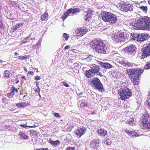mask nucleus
Here are the masks:
<instances>
[{
	"label": "nucleus",
	"mask_w": 150,
	"mask_h": 150,
	"mask_svg": "<svg viewBox=\"0 0 150 150\" xmlns=\"http://www.w3.org/2000/svg\"><path fill=\"white\" fill-rule=\"evenodd\" d=\"M99 17L105 22H107L110 24L115 23L117 20L116 15L111 13L102 11L99 14Z\"/></svg>",
	"instance_id": "nucleus-4"
},
{
	"label": "nucleus",
	"mask_w": 150,
	"mask_h": 150,
	"mask_svg": "<svg viewBox=\"0 0 150 150\" xmlns=\"http://www.w3.org/2000/svg\"><path fill=\"white\" fill-rule=\"evenodd\" d=\"M125 131L127 134L128 135H131V132L132 131H129L127 129H126L125 130Z\"/></svg>",
	"instance_id": "nucleus-46"
},
{
	"label": "nucleus",
	"mask_w": 150,
	"mask_h": 150,
	"mask_svg": "<svg viewBox=\"0 0 150 150\" xmlns=\"http://www.w3.org/2000/svg\"><path fill=\"white\" fill-rule=\"evenodd\" d=\"M94 57L92 55H89L88 57L85 58V60L88 62H90Z\"/></svg>",
	"instance_id": "nucleus-29"
},
{
	"label": "nucleus",
	"mask_w": 150,
	"mask_h": 150,
	"mask_svg": "<svg viewBox=\"0 0 150 150\" xmlns=\"http://www.w3.org/2000/svg\"><path fill=\"white\" fill-rule=\"evenodd\" d=\"M40 44V43L39 42H38L36 44V45H38V46Z\"/></svg>",
	"instance_id": "nucleus-64"
},
{
	"label": "nucleus",
	"mask_w": 150,
	"mask_h": 150,
	"mask_svg": "<svg viewBox=\"0 0 150 150\" xmlns=\"http://www.w3.org/2000/svg\"><path fill=\"white\" fill-rule=\"evenodd\" d=\"M86 12L88 13L89 14L91 15H93V11L91 10H88L87 11H86Z\"/></svg>",
	"instance_id": "nucleus-45"
},
{
	"label": "nucleus",
	"mask_w": 150,
	"mask_h": 150,
	"mask_svg": "<svg viewBox=\"0 0 150 150\" xmlns=\"http://www.w3.org/2000/svg\"><path fill=\"white\" fill-rule=\"evenodd\" d=\"M119 98L124 101L132 96L131 90L127 87H123L119 89L118 92Z\"/></svg>",
	"instance_id": "nucleus-5"
},
{
	"label": "nucleus",
	"mask_w": 150,
	"mask_h": 150,
	"mask_svg": "<svg viewBox=\"0 0 150 150\" xmlns=\"http://www.w3.org/2000/svg\"><path fill=\"white\" fill-rule=\"evenodd\" d=\"M145 112L143 114H142L141 121L143 123L142 128L145 130L150 129V117L148 113L145 110Z\"/></svg>",
	"instance_id": "nucleus-7"
},
{
	"label": "nucleus",
	"mask_w": 150,
	"mask_h": 150,
	"mask_svg": "<svg viewBox=\"0 0 150 150\" xmlns=\"http://www.w3.org/2000/svg\"><path fill=\"white\" fill-rule=\"evenodd\" d=\"M139 136V134H137V132H136L135 134V137H138Z\"/></svg>",
	"instance_id": "nucleus-61"
},
{
	"label": "nucleus",
	"mask_w": 150,
	"mask_h": 150,
	"mask_svg": "<svg viewBox=\"0 0 150 150\" xmlns=\"http://www.w3.org/2000/svg\"><path fill=\"white\" fill-rule=\"evenodd\" d=\"M137 41L138 42H142L145 40L146 39H148L149 38L146 37L145 34L144 33H139V36Z\"/></svg>",
	"instance_id": "nucleus-18"
},
{
	"label": "nucleus",
	"mask_w": 150,
	"mask_h": 150,
	"mask_svg": "<svg viewBox=\"0 0 150 150\" xmlns=\"http://www.w3.org/2000/svg\"><path fill=\"white\" fill-rule=\"evenodd\" d=\"M86 129L84 127H81L79 129H76L74 132L75 134L80 137L86 132Z\"/></svg>",
	"instance_id": "nucleus-15"
},
{
	"label": "nucleus",
	"mask_w": 150,
	"mask_h": 150,
	"mask_svg": "<svg viewBox=\"0 0 150 150\" xmlns=\"http://www.w3.org/2000/svg\"><path fill=\"white\" fill-rule=\"evenodd\" d=\"M139 36V34H137L136 33H132L131 34V38H132V39L136 40L137 41V39H138V38Z\"/></svg>",
	"instance_id": "nucleus-25"
},
{
	"label": "nucleus",
	"mask_w": 150,
	"mask_h": 150,
	"mask_svg": "<svg viewBox=\"0 0 150 150\" xmlns=\"http://www.w3.org/2000/svg\"><path fill=\"white\" fill-rule=\"evenodd\" d=\"M96 111L95 110L93 112H91V113L92 115H93V114H96Z\"/></svg>",
	"instance_id": "nucleus-55"
},
{
	"label": "nucleus",
	"mask_w": 150,
	"mask_h": 150,
	"mask_svg": "<svg viewBox=\"0 0 150 150\" xmlns=\"http://www.w3.org/2000/svg\"><path fill=\"white\" fill-rule=\"evenodd\" d=\"M53 115H54L55 117L59 118L60 117V115L58 113L54 112Z\"/></svg>",
	"instance_id": "nucleus-44"
},
{
	"label": "nucleus",
	"mask_w": 150,
	"mask_h": 150,
	"mask_svg": "<svg viewBox=\"0 0 150 150\" xmlns=\"http://www.w3.org/2000/svg\"><path fill=\"white\" fill-rule=\"evenodd\" d=\"M41 79L40 76H37L35 77V79L36 80H39Z\"/></svg>",
	"instance_id": "nucleus-49"
},
{
	"label": "nucleus",
	"mask_w": 150,
	"mask_h": 150,
	"mask_svg": "<svg viewBox=\"0 0 150 150\" xmlns=\"http://www.w3.org/2000/svg\"><path fill=\"white\" fill-rule=\"evenodd\" d=\"M144 68L145 69H150V63L148 62L146 63Z\"/></svg>",
	"instance_id": "nucleus-36"
},
{
	"label": "nucleus",
	"mask_w": 150,
	"mask_h": 150,
	"mask_svg": "<svg viewBox=\"0 0 150 150\" xmlns=\"http://www.w3.org/2000/svg\"><path fill=\"white\" fill-rule=\"evenodd\" d=\"M10 4V5L14 7H16L17 4V2L15 1H11Z\"/></svg>",
	"instance_id": "nucleus-33"
},
{
	"label": "nucleus",
	"mask_w": 150,
	"mask_h": 150,
	"mask_svg": "<svg viewBox=\"0 0 150 150\" xmlns=\"http://www.w3.org/2000/svg\"><path fill=\"white\" fill-rule=\"evenodd\" d=\"M119 63L120 64L126 67H132L134 65L133 63H129L126 60L119 61Z\"/></svg>",
	"instance_id": "nucleus-17"
},
{
	"label": "nucleus",
	"mask_w": 150,
	"mask_h": 150,
	"mask_svg": "<svg viewBox=\"0 0 150 150\" xmlns=\"http://www.w3.org/2000/svg\"><path fill=\"white\" fill-rule=\"evenodd\" d=\"M15 94V93H13L12 91L11 93H8L7 94V96L9 98H11L13 97Z\"/></svg>",
	"instance_id": "nucleus-34"
},
{
	"label": "nucleus",
	"mask_w": 150,
	"mask_h": 150,
	"mask_svg": "<svg viewBox=\"0 0 150 150\" xmlns=\"http://www.w3.org/2000/svg\"><path fill=\"white\" fill-rule=\"evenodd\" d=\"M90 44L91 48L98 53L107 54L110 51V47L108 45L102 41L97 39L93 40Z\"/></svg>",
	"instance_id": "nucleus-2"
},
{
	"label": "nucleus",
	"mask_w": 150,
	"mask_h": 150,
	"mask_svg": "<svg viewBox=\"0 0 150 150\" xmlns=\"http://www.w3.org/2000/svg\"><path fill=\"white\" fill-rule=\"evenodd\" d=\"M132 25L135 29L150 30V18L137 15L135 18L134 23H132Z\"/></svg>",
	"instance_id": "nucleus-1"
},
{
	"label": "nucleus",
	"mask_w": 150,
	"mask_h": 150,
	"mask_svg": "<svg viewBox=\"0 0 150 150\" xmlns=\"http://www.w3.org/2000/svg\"><path fill=\"white\" fill-rule=\"evenodd\" d=\"M4 73L5 74V77H7L8 78H9V71H8L6 70L4 71Z\"/></svg>",
	"instance_id": "nucleus-37"
},
{
	"label": "nucleus",
	"mask_w": 150,
	"mask_h": 150,
	"mask_svg": "<svg viewBox=\"0 0 150 150\" xmlns=\"http://www.w3.org/2000/svg\"><path fill=\"white\" fill-rule=\"evenodd\" d=\"M39 83L37 81L36 82V86H37V87L38 88H39Z\"/></svg>",
	"instance_id": "nucleus-56"
},
{
	"label": "nucleus",
	"mask_w": 150,
	"mask_h": 150,
	"mask_svg": "<svg viewBox=\"0 0 150 150\" xmlns=\"http://www.w3.org/2000/svg\"><path fill=\"white\" fill-rule=\"evenodd\" d=\"M96 132L101 136H104L107 135V131L104 129H98Z\"/></svg>",
	"instance_id": "nucleus-21"
},
{
	"label": "nucleus",
	"mask_w": 150,
	"mask_h": 150,
	"mask_svg": "<svg viewBox=\"0 0 150 150\" xmlns=\"http://www.w3.org/2000/svg\"><path fill=\"white\" fill-rule=\"evenodd\" d=\"M129 35L124 32L120 33H117L112 37V40L116 42L121 43L125 41L128 40Z\"/></svg>",
	"instance_id": "nucleus-6"
},
{
	"label": "nucleus",
	"mask_w": 150,
	"mask_h": 150,
	"mask_svg": "<svg viewBox=\"0 0 150 150\" xmlns=\"http://www.w3.org/2000/svg\"><path fill=\"white\" fill-rule=\"evenodd\" d=\"M28 103H21V108H25L28 105Z\"/></svg>",
	"instance_id": "nucleus-41"
},
{
	"label": "nucleus",
	"mask_w": 150,
	"mask_h": 150,
	"mask_svg": "<svg viewBox=\"0 0 150 150\" xmlns=\"http://www.w3.org/2000/svg\"><path fill=\"white\" fill-rule=\"evenodd\" d=\"M85 74L86 76L88 78L93 76L95 75L92 72V71L90 69L86 70L85 72Z\"/></svg>",
	"instance_id": "nucleus-22"
},
{
	"label": "nucleus",
	"mask_w": 150,
	"mask_h": 150,
	"mask_svg": "<svg viewBox=\"0 0 150 150\" xmlns=\"http://www.w3.org/2000/svg\"><path fill=\"white\" fill-rule=\"evenodd\" d=\"M28 73L29 74H31V75H33L34 74V73L33 72L31 71H29V72H28Z\"/></svg>",
	"instance_id": "nucleus-59"
},
{
	"label": "nucleus",
	"mask_w": 150,
	"mask_h": 150,
	"mask_svg": "<svg viewBox=\"0 0 150 150\" xmlns=\"http://www.w3.org/2000/svg\"><path fill=\"white\" fill-rule=\"evenodd\" d=\"M21 126L23 127H24V128H26V127H30V128H33V127L34 126H27V125H21Z\"/></svg>",
	"instance_id": "nucleus-42"
},
{
	"label": "nucleus",
	"mask_w": 150,
	"mask_h": 150,
	"mask_svg": "<svg viewBox=\"0 0 150 150\" xmlns=\"http://www.w3.org/2000/svg\"><path fill=\"white\" fill-rule=\"evenodd\" d=\"M120 8L121 10L124 12H127L128 11H133V7L131 4L125 3L122 1L121 2Z\"/></svg>",
	"instance_id": "nucleus-9"
},
{
	"label": "nucleus",
	"mask_w": 150,
	"mask_h": 150,
	"mask_svg": "<svg viewBox=\"0 0 150 150\" xmlns=\"http://www.w3.org/2000/svg\"><path fill=\"white\" fill-rule=\"evenodd\" d=\"M100 140L99 139H94L91 140L89 144L91 150H98L100 147Z\"/></svg>",
	"instance_id": "nucleus-11"
},
{
	"label": "nucleus",
	"mask_w": 150,
	"mask_h": 150,
	"mask_svg": "<svg viewBox=\"0 0 150 150\" xmlns=\"http://www.w3.org/2000/svg\"><path fill=\"white\" fill-rule=\"evenodd\" d=\"M19 134L21 138H22L24 139H26L28 138V136L26 135L23 132L20 131L19 132Z\"/></svg>",
	"instance_id": "nucleus-24"
},
{
	"label": "nucleus",
	"mask_w": 150,
	"mask_h": 150,
	"mask_svg": "<svg viewBox=\"0 0 150 150\" xmlns=\"http://www.w3.org/2000/svg\"><path fill=\"white\" fill-rule=\"evenodd\" d=\"M11 90L13 93H15V91L16 93H17L18 92V89L16 88L14 86H12V88L11 89Z\"/></svg>",
	"instance_id": "nucleus-38"
},
{
	"label": "nucleus",
	"mask_w": 150,
	"mask_h": 150,
	"mask_svg": "<svg viewBox=\"0 0 150 150\" xmlns=\"http://www.w3.org/2000/svg\"><path fill=\"white\" fill-rule=\"evenodd\" d=\"M48 13H45L41 15V21H45L47 20L48 18Z\"/></svg>",
	"instance_id": "nucleus-27"
},
{
	"label": "nucleus",
	"mask_w": 150,
	"mask_h": 150,
	"mask_svg": "<svg viewBox=\"0 0 150 150\" xmlns=\"http://www.w3.org/2000/svg\"><path fill=\"white\" fill-rule=\"evenodd\" d=\"M23 25L21 23L16 24L15 26H13L11 28V31L12 32H14L15 31L18 30V29Z\"/></svg>",
	"instance_id": "nucleus-23"
},
{
	"label": "nucleus",
	"mask_w": 150,
	"mask_h": 150,
	"mask_svg": "<svg viewBox=\"0 0 150 150\" xmlns=\"http://www.w3.org/2000/svg\"><path fill=\"white\" fill-rule=\"evenodd\" d=\"M98 63L100 67L105 69H110L112 67V66L110 64L108 63H104L100 61H98Z\"/></svg>",
	"instance_id": "nucleus-16"
},
{
	"label": "nucleus",
	"mask_w": 150,
	"mask_h": 150,
	"mask_svg": "<svg viewBox=\"0 0 150 150\" xmlns=\"http://www.w3.org/2000/svg\"><path fill=\"white\" fill-rule=\"evenodd\" d=\"M66 150H75V148L74 147H68Z\"/></svg>",
	"instance_id": "nucleus-43"
},
{
	"label": "nucleus",
	"mask_w": 150,
	"mask_h": 150,
	"mask_svg": "<svg viewBox=\"0 0 150 150\" xmlns=\"http://www.w3.org/2000/svg\"><path fill=\"white\" fill-rule=\"evenodd\" d=\"M0 28H1V29L2 28H4L3 24L1 22H0Z\"/></svg>",
	"instance_id": "nucleus-53"
},
{
	"label": "nucleus",
	"mask_w": 150,
	"mask_h": 150,
	"mask_svg": "<svg viewBox=\"0 0 150 150\" xmlns=\"http://www.w3.org/2000/svg\"><path fill=\"white\" fill-rule=\"evenodd\" d=\"M80 11V9L77 8H70L68 9L62 16V20L64 21L69 16V14L71 13L73 14L77 12H79Z\"/></svg>",
	"instance_id": "nucleus-10"
},
{
	"label": "nucleus",
	"mask_w": 150,
	"mask_h": 150,
	"mask_svg": "<svg viewBox=\"0 0 150 150\" xmlns=\"http://www.w3.org/2000/svg\"><path fill=\"white\" fill-rule=\"evenodd\" d=\"M35 150H48L47 148H41L40 149H37Z\"/></svg>",
	"instance_id": "nucleus-48"
},
{
	"label": "nucleus",
	"mask_w": 150,
	"mask_h": 150,
	"mask_svg": "<svg viewBox=\"0 0 150 150\" xmlns=\"http://www.w3.org/2000/svg\"><path fill=\"white\" fill-rule=\"evenodd\" d=\"M25 39L26 40L30 39L31 40H35V38L34 37H33L32 36V34H30L28 36L25 38Z\"/></svg>",
	"instance_id": "nucleus-31"
},
{
	"label": "nucleus",
	"mask_w": 150,
	"mask_h": 150,
	"mask_svg": "<svg viewBox=\"0 0 150 150\" xmlns=\"http://www.w3.org/2000/svg\"><path fill=\"white\" fill-rule=\"evenodd\" d=\"M29 56H19L18 57V59H20V60H24V59H28L29 58Z\"/></svg>",
	"instance_id": "nucleus-32"
},
{
	"label": "nucleus",
	"mask_w": 150,
	"mask_h": 150,
	"mask_svg": "<svg viewBox=\"0 0 150 150\" xmlns=\"http://www.w3.org/2000/svg\"><path fill=\"white\" fill-rule=\"evenodd\" d=\"M62 83H63V85L64 86H65L66 87H69V86L68 85V84H67V83H66V82H63Z\"/></svg>",
	"instance_id": "nucleus-47"
},
{
	"label": "nucleus",
	"mask_w": 150,
	"mask_h": 150,
	"mask_svg": "<svg viewBox=\"0 0 150 150\" xmlns=\"http://www.w3.org/2000/svg\"><path fill=\"white\" fill-rule=\"evenodd\" d=\"M84 18L86 21H89V19L91 17V15L88 13L86 12H84L83 13Z\"/></svg>",
	"instance_id": "nucleus-26"
},
{
	"label": "nucleus",
	"mask_w": 150,
	"mask_h": 150,
	"mask_svg": "<svg viewBox=\"0 0 150 150\" xmlns=\"http://www.w3.org/2000/svg\"><path fill=\"white\" fill-rule=\"evenodd\" d=\"M139 8L140 9L145 13H146L147 11L148 8L146 6H139Z\"/></svg>",
	"instance_id": "nucleus-28"
},
{
	"label": "nucleus",
	"mask_w": 150,
	"mask_h": 150,
	"mask_svg": "<svg viewBox=\"0 0 150 150\" xmlns=\"http://www.w3.org/2000/svg\"><path fill=\"white\" fill-rule=\"evenodd\" d=\"M143 71H144L142 69L138 68H134V69H126V71L130 78L133 82L134 85H137L139 83V77Z\"/></svg>",
	"instance_id": "nucleus-3"
},
{
	"label": "nucleus",
	"mask_w": 150,
	"mask_h": 150,
	"mask_svg": "<svg viewBox=\"0 0 150 150\" xmlns=\"http://www.w3.org/2000/svg\"><path fill=\"white\" fill-rule=\"evenodd\" d=\"M137 50L136 46L132 44L126 47L125 49V51L129 55H134L135 53Z\"/></svg>",
	"instance_id": "nucleus-12"
},
{
	"label": "nucleus",
	"mask_w": 150,
	"mask_h": 150,
	"mask_svg": "<svg viewBox=\"0 0 150 150\" xmlns=\"http://www.w3.org/2000/svg\"><path fill=\"white\" fill-rule=\"evenodd\" d=\"M147 105L148 107V108H150V103L149 102L148 103Z\"/></svg>",
	"instance_id": "nucleus-60"
},
{
	"label": "nucleus",
	"mask_w": 150,
	"mask_h": 150,
	"mask_svg": "<svg viewBox=\"0 0 150 150\" xmlns=\"http://www.w3.org/2000/svg\"><path fill=\"white\" fill-rule=\"evenodd\" d=\"M91 84L92 86L99 91H104L103 85L98 78H95L91 81Z\"/></svg>",
	"instance_id": "nucleus-8"
},
{
	"label": "nucleus",
	"mask_w": 150,
	"mask_h": 150,
	"mask_svg": "<svg viewBox=\"0 0 150 150\" xmlns=\"http://www.w3.org/2000/svg\"><path fill=\"white\" fill-rule=\"evenodd\" d=\"M73 64L75 65V67H79L78 64L77 63H74Z\"/></svg>",
	"instance_id": "nucleus-57"
},
{
	"label": "nucleus",
	"mask_w": 150,
	"mask_h": 150,
	"mask_svg": "<svg viewBox=\"0 0 150 150\" xmlns=\"http://www.w3.org/2000/svg\"><path fill=\"white\" fill-rule=\"evenodd\" d=\"M66 138L64 139V140L67 141H69L71 138V136L70 134H67L66 135Z\"/></svg>",
	"instance_id": "nucleus-35"
},
{
	"label": "nucleus",
	"mask_w": 150,
	"mask_h": 150,
	"mask_svg": "<svg viewBox=\"0 0 150 150\" xmlns=\"http://www.w3.org/2000/svg\"><path fill=\"white\" fill-rule=\"evenodd\" d=\"M18 108H21V103H19L16 104Z\"/></svg>",
	"instance_id": "nucleus-50"
},
{
	"label": "nucleus",
	"mask_w": 150,
	"mask_h": 150,
	"mask_svg": "<svg viewBox=\"0 0 150 150\" xmlns=\"http://www.w3.org/2000/svg\"><path fill=\"white\" fill-rule=\"evenodd\" d=\"M70 47L69 45H67L66 46L64 47L65 49H68Z\"/></svg>",
	"instance_id": "nucleus-58"
},
{
	"label": "nucleus",
	"mask_w": 150,
	"mask_h": 150,
	"mask_svg": "<svg viewBox=\"0 0 150 150\" xmlns=\"http://www.w3.org/2000/svg\"><path fill=\"white\" fill-rule=\"evenodd\" d=\"M14 55L15 56H17L18 55V54L16 52L14 53Z\"/></svg>",
	"instance_id": "nucleus-63"
},
{
	"label": "nucleus",
	"mask_w": 150,
	"mask_h": 150,
	"mask_svg": "<svg viewBox=\"0 0 150 150\" xmlns=\"http://www.w3.org/2000/svg\"><path fill=\"white\" fill-rule=\"evenodd\" d=\"M141 57L142 58H145L150 55V45L142 48Z\"/></svg>",
	"instance_id": "nucleus-13"
},
{
	"label": "nucleus",
	"mask_w": 150,
	"mask_h": 150,
	"mask_svg": "<svg viewBox=\"0 0 150 150\" xmlns=\"http://www.w3.org/2000/svg\"><path fill=\"white\" fill-rule=\"evenodd\" d=\"M90 69L92 72L95 74L96 73L98 72L99 71L100 68L98 66L96 65L95 64H92L91 65Z\"/></svg>",
	"instance_id": "nucleus-19"
},
{
	"label": "nucleus",
	"mask_w": 150,
	"mask_h": 150,
	"mask_svg": "<svg viewBox=\"0 0 150 150\" xmlns=\"http://www.w3.org/2000/svg\"><path fill=\"white\" fill-rule=\"evenodd\" d=\"M136 132L134 131L132 132H131V135L132 136H133V137H134V136H135V134Z\"/></svg>",
	"instance_id": "nucleus-51"
},
{
	"label": "nucleus",
	"mask_w": 150,
	"mask_h": 150,
	"mask_svg": "<svg viewBox=\"0 0 150 150\" xmlns=\"http://www.w3.org/2000/svg\"><path fill=\"white\" fill-rule=\"evenodd\" d=\"M35 91L36 92H38V93H40V88H37V89L35 90Z\"/></svg>",
	"instance_id": "nucleus-52"
},
{
	"label": "nucleus",
	"mask_w": 150,
	"mask_h": 150,
	"mask_svg": "<svg viewBox=\"0 0 150 150\" xmlns=\"http://www.w3.org/2000/svg\"><path fill=\"white\" fill-rule=\"evenodd\" d=\"M87 105V103L82 102L80 105V107L82 108H83Z\"/></svg>",
	"instance_id": "nucleus-40"
},
{
	"label": "nucleus",
	"mask_w": 150,
	"mask_h": 150,
	"mask_svg": "<svg viewBox=\"0 0 150 150\" xmlns=\"http://www.w3.org/2000/svg\"><path fill=\"white\" fill-rule=\"evenodd\" d=\"M96 73L97 74V75L100 76H103V75H102L101 73L100 72H99V71H98V72Z\"/></svg>",
	"instance_id": "nucleus-54"
},
{
	"label": "nucleus",
	"mask_w": 150,
	"mask_h": 150,
	"mask_svg": "<svg viewBox=\"0 0 150 150\" xmlns=\"http://www.w3.org/2000/svg\"><path fill=\"white\" fill-rule=\"evenodd\" d=\"M48 142L53 146L56 147L60 145L61 142L59 140L54 141H53L51 139L48 140Z\"/></svg>",
	"instance_id": "nucleus-20"
},
{
	"label": "nucleus",
	"mask_w": 150,
	"mask_h": 150,
	"mask_svg": "<svg viewBox=\"0 0 150 150\" xmlns=\"http://www.w3.org/2000/svg\"><path fill=\"white\" fill-rule=\"evenodd\" d=\"M63 37L66 40H67L69 38V36L66 33H64L63 35Z\"/></svg>",
	"instance_id": "nucleus-39"
},
{
	"label": "nucleus",
	"mask_w": 150,
	"mask_h": 150,
	"mask_svg": "<svg viewBox=\"0 0 150 150\" xmlns=\"http://www.w3.org/2000/svg\"><path fill=\"white\" fill-rule=\"evenodd\" d=\"M36 45H33V48H36Z\"/></svg>",
	"instance_id": "nucleus-62"
},
{
	"label": "nucleus",
	"mask_w": 150,
	"mask_h": 150,
	"mask_svg": "<svg viewBox=\"0 0 150 150\" xmlns=\"http://www.w3.org/2000/svg\"><path fill=\"white\" fill-rule=\"evenodd\" d=\"M87 32V28L85 27L78 28L75 31L76 34H78V36H82L86 34Z\"/></svg>",
	"instance_id": "nucleus-14"
},
{
	"label": "nucleus",
	"mask_w": 150,
	"mask_h": 150,
	"mask_svg": "<svg viewBox=\"0 0 150 150\" xmlns=\"http://www.w3.org/2000/svg\"><path fill=\"white\" fill-rule=\"evenodd\" d=\"M127 124L130 125H132L134 123V119L133 117L131 118L129 121H127Z\"/></svg>",
	"instance_id": "nucleus-30"
}]
</instances>
